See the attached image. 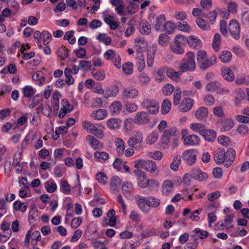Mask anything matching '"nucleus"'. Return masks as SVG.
I'll use <instances>...</instances> for the list:
<instances>
[{
  "label": "nucleus",
  "mask_w": 249,
  "mask_h": 249,
  "mask_svg": "<svg viewBox=\"0 0 249 249\" xmlns=\"http://www.w3.org/2000/svg\"><path fill=\"white\" fill-rule=\"evenodd\" d=\"M196 67L195 54L191 52H188L181 60L179 68L183 72L193 71Z\"/></svg>",
  "instance_id": "f257e3e1"
},
{
  "label": "nucleus",
  "mask_w": 249,
  "mask_h": 249,
  "mask_svg": "<svg viewBox=\"0 0 249 249\" xmlns=\"http://www.w3.org/2000/svg\"><path fill=\"white\" fill-rule=\"evenodd\" d=\"M141 106L150 114H156L159 110V103L156 101L149 98L144 99L142 102Z\"/></svg>",
  "instance_id": "f03ea898"
},
{
  "label": "nucleus",
  "mask_w": 249,
  "mask_h": 249,
  "mask_svg": "<svg viewBox=\"0 0 249 249\" xmlns=\"http://www.w3.org/2000/svg\"><path fill=\"white\" fill-rule=\"evenodd\" d=\"M178 134V130L176 127H171L169 129L165 130L161 139V142L163 148H168L170 142V137L176 136Z\"/></svg>",
  "instance_id": "7ed1b4c3"
},
{
  "label": "nucleus",
  "mask_w": 249,
  "mask_h": 249,
  "mask_svg": "<svg viewBox=\"0 0 249 249\" xmlns=\"http://www.w3.org/2000/svg\"><path fill=\"white\" fill-rule=\"evenodd\" d=\"M197 154V151L195 149L186 150L182 154V160L186 164L191 166L196 162Z\"/></svg>",
  "instance_id": "20e7f679"
},
{
  "label": "nucleus",
  "mask_w": 249,
  "mask_h": 249,
  "mask_svg": "<svg viewBox=\"0 0 249 249\" xmlns=\"http://www.w3.org/2000/svg\"><path fill=\"white\" fill-rule=\"evenodd\" d=\"M139 94L138 90L134 88H125L122 91V99L124 102L136 98Z\"/></svg>",
  "instance_id": "39448f33"
},
{
  "label": "nucleus",
  "mask_w": 249,
  "mask_h": 249,
  "mask_svg": "<svg viewBox=\"0 0 249 249\" xmlns=\"http://www.w3.org/2000/svg\"><path fill=\"white\" fill-rule=\"evenodd\" d=\"M105 58L107 60H111L115 67L120 69L121 67V57L112 50H108L104 53Z\"/></svg>",
  "instance_id": "423d86ee"
},
{
  "label": "nucleus",
  "mask_w": 249,
  "mask_h": 249,
  "mask_svg": "<svg viewBox=\"0 0 249 249\" xmlns=\"http://www.w3.org/2000/svg\"><path fill=\"white\" fill-rule=\"evenodd\" d=\"M134 122L138 124H145L150 123V118L146 112L143 111H140L136 114Z\"/></svg>",
  "instance_id": "0eeeda50"
},
{
  "label": "nucleus",
  "mask_w": 249,
  "mask_h": 249,
  "mask_svg": "<svg viewBox=\"0 0 249 249\" xmlns=\"http://www.w3.org/2000/svg\"><path fill=\"white\" fill-rule=\"evenodd\" d=\"M240 25L235 19L231 20L229 24V30L232 36L235 39H238L240 37Z\"/></svg>",
  "instance_id": "6e6552de"
},
{
  "label": "nucleus",
  "mask_w": 249,
  "mask_h": 249,
  "mask_svg": "<svg viewBox=\"0 0 249 249\" xmlns=\"http://www.w3.org/2000/svg\"><path fill=\"white\" fill-rule=\"evenodd\" d=\"M235 151L232 148H229L227 152L225 151L224 156V166L226 167L231 166L235 159Z\"/></svg>",
  "instance_id": "1a4fd4ad"
},
{
  "label": "nucleus",
  "mask_w": 249,
  "mask_h": 249,
  "mask_svg": "<svg viewBox=\"0 0 249 249\" xmlns=\"http://www.w3.org/2000/svg\"><path fill=\"white\" fill-rule=\"evenodd\" d=\"M142 141V134L141 132L137 131L128 140L127 144L130 147L134 148L137 144L141 143Z\"/></svg>",
  "instance_id": "9d476101"
},
{
  "label": "nucleus",
  "mask_w": 249,
  "mask_h": 249,
  "mask_svg": "<svg viewBox=\"0 0 249 249\" xmlns=\"http://www.w3.org/2000/svg\"><path fill=\"white\" fill-rule=\"evenodd\" d=\"M134 173L137 177L138 185L142 188L147 187V184H146V182L148 179L146 178L144 172L139 169H136L134 170Z\"/></svg>",
  "instance_id": "9b49d317"
},
{
  "label": "nucleus",
  "mask_w": 249,
  "mask_h": 249,
  "mask_svg": "<svg viewBox=\"0 0 249 249\" xmlns=\"http://www.w3.org/2000/svg\"><path fill=\"white\" fill-rule=\"evenodd\" d=\"M194 100L190 98H186L183 99L180 105L178 106L179 111L186 112L191 109L194 105Z\"/></svg>",
  "instance_id": "f8f14e48"
},
{
  "label": "nucleus",
  "mask_w": 249,
  "mask_h": 249,
  "mask_svg": "<svg viewBox=\"0 0 249 249\" xmlns=\"http://www.w3.org/2000/svg\"><path fill=\"white\" fill-rule=\"evenodd\" d=\"M191 177L196 180L203 181L208 178V175L206 173L202 172L199 168H195L192 170Z\"/></svg>",
  "instance_id": "ddd939ff"
},
{
  "label": "nucleus",
  "mask_w": 249,
  "mask_h": 249,
  "mask_svg": "<svg viewBox=\"0 0 249 249\" xmlns=\"http://www.w3.org/2000/svg\"><path fill=\"white\" fill-rule=\"evenodd\" d=\"M200 142L199 137L196 135H190L183 139V144L189 146H195L198 144Z\"/></svg>",
  "instance_id": "4468645a"
},
{
  "label": "nucleus",
  "mask_w": 249,
  "mask_h": 249,
  "mask_svg": "<svg viewBox=\"0 0 249 249\" xmlns=\"http://www.w3.org/2000/svg\"><path fill=\"white\" fill-rule=\"evenodd\" d=\"M138 29L143 35H148L151 31V27L147 21H141L138 24Z\"/></svg>",
  "instance_id": "2eb2a0df"
},
{
  "label": "nucleus",
  "mask_w": 249,
  "mask_h": 249,
  "mask_svg": "<svg viewBox=\"0 0 249 249\" xmlns=\"http://www.w3.org/2000/svg\"><path fill=\"white\" fill-rule=\"evenodd\" d=\"M188 40L187 43L193 49H198L201 47V40L195 36H189Z\"/></svg>",
  "instance_id": "dca6fc26"
},
{
  "label": "nucleus",
  "mask_w": 249,
  "mask_h": 249,
  "mask_svg": "<svg viewBox=\"0 0 249 249\" xmlns=\"http://www.w3.org/2000/svg\"><path fill=\"white\" fill-rule=\"evenodd\" d=\"M216 57L213 55L209 59H205L199 66L202 70H206L209 67L214 65L216 62Z\"/></svg>",
  "instance_id": "f3484780"
},
{
  "label": "nucleus",
  "mask_w": 249,
  "mask_h": 249,
  "mask_svg": "<svg viewBox=\"0 0 249 249\" xmlns=\"http://www.w3.org/2000/svg\"><path fill=\"white\" fill-rule=\"evenodd\" d=\"M200 134L208 142H213L216 138V133L212 130L205 129L204 130H201Z\"/></svg>",
  "instance_id": "a211bd4d"
},
{
  "label": "nucleus",
  "mask_w": 249,
  "mask_h": 249,
  "mask_svg": "<svg viewBox=\"0 0 249 249\" xmlns=\"http://www.w3.org/2000/svg\"><path fill=\"white\" fill-rule=\"evenodd\" d=\"M144 169L150 173H156V175H158L159 172V170L156 163L152 160H146Z\"/></svg>",
  "instance_id": "6ab92c4d"
},
{
  "label": "nucleus",
  "mask_w": 249,
  "mask_h": 249,
  "mask_svg": "<svg viewBox=\"0 0 249 249\" xmlns=\"http://www.w3.org/2000/svg\"><path fill=\"white\" fill-rule=\"evenodd\" d=\"M165 17L164 15H161L157 17L154 27L157 31H163V26L165 24Z\"/></svg>",
  "instance_id": "aec40b11"
},
{
  "label": "nucleus",
  "mask_w": 249,
  "mask_h": 249,
  "mask_svg": "<svg viewBox=\"0 0 249 249\" xmlns=\"http://www.w3.org/2000/svg\"><path fill=\"white\" fill-rule=\"evenodd\" d=\"M208 114V109L205 107H201L196 110L195 116L197 120L202 121L207 118Z\"/></svg>",
  "instance_id": "412c9836"
},
{
  "label": "nucleus",
  "mask_w": 249,
  "mask_h": 249,
  "mask_svg": "<svg viewBox=\"0 0 249 249\" xmlns=\"http://www.w3.org/2000/svg\"><path fill=\"white\" fill-rule=\"evenodd\" d=\"M86 140L90 142L91 146L94 149H101L103 146V143L98 141L93 136L91 135H88L86 137Z\"/></svg>",
  "instance_id": "4be33fe9"
},
{
  "label": "nucleus",
  "mask_w": 249,
  "mask_h": 249,
  "mask_svg": "<svg viewBox=\"0 0 249 249\" xmlns=\"http://www.w3.org/2000/svg\"><path fill=\"white\" fill-rule=\"evenodd\" d=\"M96 124V125L91 124L89 121H85L83 123V126L88 131L92 134V132L94 131V130H96L97 126L100 128L104 127V126L101 124Z\"/></svg>",
  "instance_id": "5701e85b"
},
{
  "label": "nucleus",
  "mask_w": 249,
  "mask_h": 249,
  "mask_svg": "<svg viewBox=\"0 0 249 249\" xmlns=\"http://www.w3.org/2000/svg\"><path fill=\"white\" fill-rule=\"evenodd\" d=\"M107 116V112L106 110L99 109L93 112L91 116L94 119L100 120L104 119Z\"/></svg>",
  "instance_id": "b1692460"
},
{
  "label": "nucleus",
  "mask_w": 249,
  "mask_h": 249,
  "mask_svg": "<svg viewBox=\"0 0 249 249\" xmlns=\"http://www.w3.org/2000/svg\"><path fill=\"white\" fill-rule=\"evenodd\" d=\"M44 187L46 191L50 193L54 192L57 189V185L54 181L51 179L46 181L44 184Z\"/></svg>",
  "instance_id": "393cba45"
},
{
  "label": "nucleus",
  "mask_w": 249,
  "mask_h": 249,
  "mask_svg": "<svg viewBox=\"0 0 249 249\" xmlns=\"http://www.w3.org/2000/svg\"><path fill=\"white\" fill-rule=\"evenodd\" d=\"M222 75L223 78L228 81H233L234 75L231 70L229 68H226L222 70Z\"/></svg>",
  "instance_id": "a878e982"
},
{
  "label": "nucleus",
  "mask_w": 249,
  "mask_h": 249,
  "mask_svg": "<svg viewBox=\"0 0 249 249\" xmlns=\"http://www.w3.org/2000/svg\"><path fill=\"white\" fill-rule=\"evenodd\" d=\"M28 207L27 203L24 204L19 200L15 201L13 203V208L16 211H20L22 212L26 211Z\"/></svg>",
  "instance_id": "bb28decb"
},
{
  "label": "nucleus",
  "mask_w": 249,
  "mask_h": 249,
  "mask_svg": "<svg viewBox=\"0 0 249 249\" xmlns=\"http://www.w3.org/2000/svg\"><path fill=\"white\" fill-rule=\"evenodd\" d=\"M225 150L223 149H219L218 151L214 156V161L219 164L223 163L224 165V156Z\"/></svg>",
  "instance_id": "cd10ccee"
},
{
  "label": "nucleus",
  "mask_w": 249,
  "mask_h": 249,
  "mask_svg": "<svg viewBox=\"0 0 249 249\" xmlns=\"http://www.w3.org/2000/svg\"><path fill=\"white\" fill-rule=\"evenodd\" d=\"M122 107V105L121 103L120 102L115 101L111 104L110 107V110L112 113L117 114L120 112Z\"/></svg>",
  "instance_id": "c85d7f7f"
},
{
  "label": "nucleus",
  "mask_w": 249,
  "mask_h": 249,
  "mask_svg": "<svg viewBox=\"0 0 249 249\" xmlns=\"http://www.w3.org/2000/svg\"><path fill=\"white\" fill-rule=\"evenodd\" d=\"M234 122L231 118H227L224 122L223 126L220 128L221 131L230 130L234 126Z\"/></svg>",
  "instance_id": "c756f323"
},
{
  "label": "nucleus",
  "mask_w": 249,
  "mask_h": 249,
  "mask_svg": "<svg viewBox=\"0 0 249 249\" xmlns=\"http://www.w3.org/2000/svg\"><path fill=\"white\" fill-rule=\"evenodd\" d=\"M68 50L64 46H61L57 50L58 57L62 60H65L69 57Z\"/></svg>",
  "instance_id": "7c9ffc66"
},
{
  "label": "nucleus",
  "mask_w": 249,
  "mask_h": 249,
  "mask_svg": "<svg viewBox=\"0 0 249 249\" xmlns=\"http://www.w3.org/2000/svg\"><path fill=\"white\" fill-rule=\"evenodd\" d=\"M221 36L220 35L216 33L214 35L213 42V48L215 51H218L219 49V46L221 44Z\"/></svg>",
  "instance_id": "2f4dec72"
},
{
  "label": "nucleus",
  "mask_w": 249,
  "mask_h": 249,
  "mask_svg": "<svg viewBox=\"0 0 249 249\" xmlns=\"http://www.w3.org/2000/svg\"><path fill=\"white\" fill-rule=\"evenodd\" d=\"M121 179L118 176H113L112 177L110 181L111 188L113 190H116L119 187L121 183Z\"/></svg>",
  "instance_id": "473e14b6"
},
{
  "label": "nucleus",
  "mask_w": 249,
  "mask_h": 249,
  "mask_svg": "<svg viewBox=\"0 0 249 249\" xmlns=\"http://www.w3.org/2000/svg\"><path fill=\"white\" fill-rule=\"evenodd\" d=\"M139 9V5L133 2H130L127 7L128 14L132 15L136 13Z\"/></svg>",
  "instance_id": "72a5a7b5"
},
{
  "label": "nucleus",
  "mask_w": 249,
  "mask_h": 249,
  "mask_svg": "<svg viewBox=\"0 0 249 249\" xmlns=\"http://www.w3.org/2000/svg\"><path fill=\"white\" fill-rule=\"evenodd\" d=\"M119 91L118 88L115 87L114 90H111L109 88H107L104 90V96L106 98H108L110 97H115L117 95Z\"/></svg>",
  "instance_id": "f704fd0d"
},
{
  "label": "nucleus",
  "mask_w": 249,
  "mask_h": 249,
  "mask_svg": "<svg viewBox=\"0 0 249 249\" xmlns=\"http://www.w3.org/2000/svg\"><path fill=\"white\" fill-rule=\"evenodd\" d=\"M107 125L110 129L118 128L120 126V121L117 119L112 118L107 121Z\"/></svg>",
  "instance_id": "c9c22d12"
},
{
  "label": "nucleus",
  "mask_w": 249,
  "mask_h": 249,
  "mask_svg": "<svg viewBox=\"0 0 249 249\" xmlns=\"http://www.w3.org/2000/svg\"><path fill=\"white\" fill-rule=\"evenodd\" d=\"M115 145L117 152L119 154H123L125 148V144L123 140L120 138H117Z\"/></svg>",
  "instance_id": "e433bc0d"
},
{
  "label": "nucleus",
  "mask_w": 249,
  "mask_h": 249,
  "mask_svg": "<svg viewBox=\"0 0 249 249\" xmlns=\"http://www.w3.org/2000/svg\"><path fill=\"white\" fill-rule=\"evenodd\" d=\"M171 104L169 100H164L161 105V112L162 114H167L171 109Z\"/></svg>",
  "instance_id": "4c0bfd02"
},
{
  "label": "nucleus",
  "mask_w": 249,
  "mask_h": 249,
  "mask_svg": "<svg viewBox=\"0 0 249 249\" xmlns=\"http://www.w3.org/2000/svg\"><path fill=\"white\" fill-rule=\"evenodd\" d=\"M137 65L139 71H142L145 67V61L142 54H138L137 59Z\"/></svg>",
  "instance_id": "58836bf2"
},
{
  "label": "nucleus",
  "mask_w": 249,
  "mask_h": 249,
  "mask_svg": "<svg viewBox=\"0 0 249 249\" xmlns=\"http://www.w3.org/2000/svg\"><path fill=\"white\" fill-rule=\"evenodd\" d=\"M167 67L160 68L157 72L156 80L160 82L163 81L164 79V73H167Z\"/></svg>",
  "instance_id": "ea45409f"
},
{
  "label": "nucleus",
  "mask_w": 249,
  "mask_h": 249,
  "mask_svg": "<svg viewBox=\"0 0 249 249\" xmlns=\"http://www.w3.org/2000/svg\"><path fill=\"white\" fill-rule=\"evenodd\" d=\"M220 84L217 81H213L208 83L206 87V89L208 91H213L218 89L220 87Z\"/></svg>",
  "instance_id": "a19ab883"
},
{
  "label": "nucleus",
  "mask_w": 249,
  "mask_h": 249,
  "mask_svg": "<svg viewBox=\"0 0 249 249\" xmlns=\"http://www.w3.org/2000/svg\"><path fill=\"white\" fill-rule=\"evenodd\" d=\"M94 157L99 161H105L109 158L108 154L105 152L96 151L94 154Z\"/></svg>",
  "instance_id": "79ce46f5"
},
{
  "label": "nucleus",
  "mask_w": 249,
  "mask_h": 249,
  "mask_svg": "<svg viewBox=\"0 0 249 249\" xmlns=\"http://www.w3.org/2000/svg\"><path fill=\"white\" fill-rule=\"evenodd\" d=\"M188 37H186L181 35H178L175 37L174 42L181 46H183L185 44H187Z\"/></svg>",
  "instance_id": "37998d69"
},
{
  "label": "nucleus",
  "mask_w": 249,
  "mask_h": 249,
  "mask_svg": "<svg viewBox=\"0 0 249 249\" xmlns=\"http://www.w3.org/2000/svg\"><path fill=\"white\" fill-rule=\"evenodd\" d=\"M160 203V200L155 197L150 196L148 197V206L152 208L158 207Z\"/></svg>",
  "instance_id": "c03bdc74"
},
{
  "label": "nucleus",
  "mask_w": 249,
  "mask_h": 249,
  "mask_svg": "<svg viewBox=\"0 0 249 249\" xmlns=\"http://www.w3.org/2000/svg\"><path fill=\"white\" fill-rule=\"evenodd\" d=\"M74 32L73 30H71L66 32L64 36V39L68 40L71 44H73L75 43L76 39L73 36Z\"/></svg>",
  "instance_id": "a18cd8bd"
},
{
  "label": "nucleus",
  "mask_w": 249,
  "mask_h": 249,
  "mask_svg": "<svg viewBox=\"0 0 249 249\" xmlns=\"http://www.w3.org/2000/svg\"><path fill=\"white\" fill-rule=\"evenodd\" d=\"M231 53L228 51L223 52L219 57V59L223 63L229 62L231 60Z\"/></svg>",
  "instance_id": "49530a36"
},
{
  "label": "nucleus",
  "mask_w": 249,
  "mask_h": 249,
  "mask_svg": "<svg viewBox=\"0 0 249 249\" xmlns=\"http://www.w3.org/2000/svg\"><path fill=\"white\" fill-rule=\"evenodd\" d=\"M167 76L174 81H177L179 74L178 72L175 71L173 69L167 68Z\"/></svg>",
  "instance_id": "de8ad7c7"
},
{
  "label": "nucleus",
  "mask_w": 249,
  "mask_h": 249,
  "mask_svg": "<svg viewBox=\"0 0 249 249\" xmlns=\"http://www.w3.org/2000/svg\"><path fill=\"white\" fill-rule=\"evenodd\" d=\"M196 22L197 26L202 30H207L210 28L209 25L201 18H197Z\"/></svg>",
  "instance_id": "09e8293b"
},
{
  "label": "nucleus",
  "mask_w": 249,
  "mask_h": 249,
  "mask_svg": "<svg viewBox=\"0 0 249 249\" xmlns=\"http://www.w3.org/2000/svg\"><path fill=\"white\" fill-rule=\"evenodd\" d=\"M171 49L172 51L177 54H182L184 53V50L182 47V46L176 43L175 42L173 44L171 45Z\"/></svg>",
  "instance_id": "8fccbe9b"
},
{
  "label": "nucleus",
  "mask_w": 249,
  "mask_h": 249,
  "mask_svg": "<svg viewBox=\"0 0 249 249\" xmlns=\"http://www.w3.org/2000/svg\"><path fill=\"white\" fill-rule=\"evenodd\" d=\"M197 61L198 66L202 62V61L207 58V53L204 50H199L196 54Z\"/></svg>",
  "instance_id": "3c124183"
},
{
  "label": "nucleus",
  "mask_w": 249,
  "mask_h": 249,
  "mask_svg": "<svg viewBox=\"0 0 249 249\" xmlns=\"http://www.w3.org/2000/svg\"><path fill=\"white\" fill-rule=\"evenodd\" d=\"M181 163L180 157L176 156L173 162L170 164V168L174 171H177L178 169V165Z\"/></svg>",
  "instance_id": "603ef678"
},
{
  "label": "nucleus",
  "mask_w": 249,
  "mask_h": 249,
  "mask_svg": "<svg viewBox=\"0 0 249 249\" xmlns=\"http://www.w3.org/2000/svg\"><path fill=\"white\" fill-rule=\"evenodd\" d=\"M124 72L126 74H130L133 72V65L130 62L124 64L122 66Z\"/></svg>",
  "instance_id": "864d4df0"
},
{
  "label": "nucleus",
  "mask_w": 249,
  "mask_h": 249,
  "mask_svg": "<svg viewBox=\"0 0 249 249\" xmlns=\"http://www.w3.org/2000/svg\"><path fill=\"white\" fill-rule=\"evenodd\" d=\"M181 97V91L179 88L176 89L174 94L173 104L177 106L180 102Z\"/></svg>",
  "instance_id": "5fc2aeb1"
},
{
  "label": "nucleus",
  "mask_w": 249,
  "mask_h": 249,
  "mask_svg": "<svg viewBox=\"0 0 249 249\" xmlns=\"http://www.w3.org/2000/svg\"><path fill=\"white\" fill-rule=\"evenodd\" d=\"M170 39L169 36L165 34H161L159 36L158 43L161 46L165 45Z\"/></svg>",
  "instance_id": "6e6d98bb"
},
{
  "label": "nucleus",
  "mask_w": 249,
  "mask_h": 249,
  "mask_svg": "<svg viewBox=\"0 0 249 249\" xmlns=\"http://www.w3.org/2000/svg\"><path fill=\"white\" fill-rule=\"evenodd\" d=\"M159 137L158 134L156 132L150 133L147 138V143L152 144L157 141Z\"/></svg>",
  "instance_id": "4d7b16f0"
},
{
  "label": "nucleus",
  "mask_w": 249,
  "mask_h": 249,
  "mask_svg": "<svg viewBox=\"0 0 249 249\" xmlns=\"http://www.w3.org/2000/svg\"><path fill=\"white\" fill-rule=\"evenodd\" d=\"M133 189L132 184L128 181L126 182L122 186V191L124 194H128Z\"/></svg>",
  "instance_id": "13d9d810"
},
{
  "label": "nucleus",
  "mask_w": 249,
  "mask_h": 249,
  "mask_svg": "<svg viewBox=\"0 0 249 249\" xmlns=\"http://www.w3.org/2000/svg\"><path fill=\"white\" fill-rule=\"evenodd\" d=\"M91 74L98 81L103 80L105 78V73L104 71H99L95 72L92 71Z\"/></svg>",
  "instance_id": "bf43d9fd"
},
{
  "label": "nucleus",
  "mask_w": 249,
  "mask_h": 249,
  "mask_svg": "<svg viewBox=\"0 0 249 249\" xmlns=\"http://www.w3.org/2000/svg\"><path fill=\"white\" fill-rule=\"evenodd\" d=\"M126 104L125 105V107H126V110L130 113H132L136 111L138 108L137 105L134 103H128L126 102Z\"/></svg>",
  "instance_id": "052dcab7"
},
{
  "label": "nucleus",
  "mask_w": 249,
  "mask_h": 249,
  "mask_svg": "<svg viewBox=\"0 0 249 249\" xmlns=\"http://www.w3.org/2000/svg\"><path fill=\"white\" fill-rule=\"evenodd\" d=\"M165 29L168 34H171L173 33L175 29V26L170 21H168L166 22L165 21V24L163 26V29Z\"/></svg>",
  "instance_id": "680f3d73"
},
{
  "label": "nucleus",
  "mask_w": 249,
  "mask_h": 249,
  "mask_svg": "<svg viewBox=\"0 0 249 249\" xmlns=\"http://www.w3.org/2000/svg\"><path fill=\"white\" fill-rule=\"evenodd\" d=\"M41 240V234L39 231H35L32 234V244L35 245L36 242Z\"/></svg>",
  "instance_id": "e2e57ef3"
},
{
  "label": "nucleus",
  "mask_w": 249,
  "mask_h": 249,
  "mask_svg": "<svg viewBox=\"0 0 249 249\" xmlns=\"http://www.w3.org/2000/svg\"><path fill=\"white\" fill-rule=\"evenodd\" d=\"M139 79L141 85H145L150 82V78L145 73H142L139 77Z\"/></svg>",
  "instance_id": "0e129e2a"
},
{
  "label": "nucleus",
  "mask_w": 249,
  "mask_h": 249,
  "mask_svg": "<svg viewBox=\"0 0 249 249\" xmlns=\"http://www.w3.org/2000/svg\"><path fill=\"white\" fill-rule=\"evenodd\" d=\"M96 177L98 182L102 184L105 185L107 182V177L103 172L96 174Z\"/></svg>",
  "instance_id": "69168bd1"
},
{
  "label": "nucleus",
  "mask_w": 249,
  "mask_h": 249,
  "mask_svg": "<svg viewBox=\"0 0 249 249\" xmlns=\"http://www.w3.org/2000/svg\"><path fill=\"white\" fill-rule=\"evenodd\" d=\"M23 93L26 97L29 98L34 93L33 89L31 86H26L23 89Z\"/></svg>",
  "instance_id": "338daca9"
},
{
  "label": "nucleus",
  "mask_w": 249,
  "mask_h": 249,
  "mask_svg": "<svg viewBox=\"0 0 249 249\" xmlns=\"http://www.w3.org/2000/svg\"><path fill=\"white\" fill-rule=\"evenodd\" d=\"M92 66L90 61L82 60L79 63V68L83 71H86L90 69Z\"/></svg>",
  "instance_id": "774afa93"
}]
</instances>
